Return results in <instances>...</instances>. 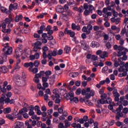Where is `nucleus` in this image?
Returning a JSON list of instances; mask_svg holds the SVG:
<instances>
[{"mask_svg": "<svg viewBox=\"0 0 128 128\" xmlns=\"http://www.w3.org/2000/svg\"><path fill=\"white\" fill-rule=\"evenodd\" d=\"M128 52V48H125L124 51H118V52L117 56L118 58L122 56H124V54H126V52Z\"/></svg>", "mask_w": 128, "mask_h": 128, "instance_id": "nucleus-9", "label": "nucleus"}, {"mask_svg": "<svg viewBox=\"0 0 128 128\" xmlns=\"http://www.w3.org/2000/svg\"><path fill=\"white\" fill-rule=\"evenodd\" d=\"M56 10L58 12H64V8L62 6L58 5L56 8Z\"/></svg>", "mask_w": 128, "mask_h": 128, "instance_id": "nucleus-11", "label": "nucleus"}, {"mask_svg": "<svg viewBox=\"0 0 128 128\" xmlns=\"http://www.w3.org/2000/svg\"><path fill=\"white\" fill-rule=\"evenodd\" d=\"M58 128H66L64 125V123H60L58 126Z\"/></svg>", "mask_w": 128, "mask_h": 128, "instance_id": "nucleus-62", "label": "nucleus"}, {"mask_svg": "<svg viewBox=\"0 0 128 128\" xmlns=\"http://www.w3.org/2000/svg\"><path fill=\"white\" fill-rule=\"evenodd\" d=\"M122 108H124V106L122 104H120L118 108L116 109V111L117 112H122Z\"/></svg>", "mask_w": 128, "mask_h": 128, "instance_id": "nucleus-32", "label": "nucleus"}, {"mask_svg": "<svg viewBox=\"0 0 128 128\" xmlns=\"http://www.w3.org/2000/svg\"><path fill=\"white\" fill-rule=\"evenodd\" d=\"M42 50H43V52H48V47L46 46H44L42 48Z\"/></svg>", "mask_w": 128, "mask_h": 128, "instance_id": "nucleus-44", "label": "nucleus"}, {"mask_svg": "<svg viewBox=\"0 0 128 128\" xmlns=\"http://www.w3.org/2000/svg\"><path fill=\"white\" fill-rule=\"evenodd\" d=\"M58 56H62V54H64V50L62 49H60L58 52H57Z\"/></svg>", "mask_w": 128, "mask_h": 128, "instance_id": "nucleus-53", "label": "nucleus"}, {"mask_svg": "<svg viewBox=\"0 0 128 128\" xmlns=\"http://www.w3.org/2000/svg\"><path fill=\"white\" fill-rule=\"evenodd\" d=\"M74 120L76 124V122H80L81 124L84 123V119L82 118H80L79 119L78 118H74Z\"/></svg>", "mask_w": 128, "mask_h": 128, "instance_id": "nucleus-16", "label": "nucleus"}, {"mask_svg": "<svg viewBox=\"0 0 128 128\" xmlns=\"http://www.w3.org/2000/svg\"><path fill=\"white\" fill-rule=\"evenodd\" d=\"M72 48L70 46H66L64 48V50L66 52V54H70V50Z\"/></svg>", "mask_w": 128, "mask_h": 128, "instance_id": "nucleus-21", "label": "nucleus"}, {"mask_svg": "<svg viewBox=\"0 0 128 128\" xmlns=\"http://www.w3.org/2000/svg\"><path fill=\"white\" fill-rule=\"evenodd\" d=\"M6 118L8 120H14V116H12L10 114H8L6 116Z\"/></svg>", "mask_w": 128, "mask_h": 128, "instance_id": "nucleus-31", "label": "nucleus"}, {"mask_svg": "<svg viewBox=\"0 0 128 128\" xmlns=\"http://www.w3.org/2000/svg\"><path fill=\"white\" fill-rule=\"evenodd\" d=\"M92 60H98V57L96 56V55H92L91 58Z\"/></svg>", "mask_w": 128, "mask_h": 128, "instance_id": "nucleus-55", "label": "nucleus"}, {"mask_svg": "<svg viewBox=\"0 0 128 128\" xmlns=\"http://www.w3.org/2000/svg\"><path fill=\"white\" fill-rule=\"evenodd\" d=\"M90 46L92 48H99L100 46V43H98V42H96V41H92L91 44H90Z\"/></svg>", "mask_w": 128, "mask_h": 128, "instance_id": "nucleus-10", "label": "nucleus"}, {"mask_svg": "<svg viewBox=\"0 0 128 128\" xmlns=\"http://www.w3.org/2000/svg\"><path fill=\"white\" fill-rule=\"evenodd\" d=\"M52 112H54V110L52 109H50L47 111V114H48V116H52L51 114Z\"/></svg>", "mask_w": 128, "mask_h": 128, "instance_id": "nucleus-45", "label": "nucleus"}, {"mask_svg": "<svg viewBox=\"0 0 128 128\" xmlns=\"http://www.w3.org/2000/svg\"><path fill=\"white\" fill-rule=\"evenodd\" d=\"M123 124H124V122H120V121H118L116 122V126H122Z\"/></svg>", "mask_w": 128, "mask_h": 128, "instance_id": "nucleus-41", "label": "nucleus"}, {"mask_svg": "<svg viewBox=\"0 0 128 128\" xmlns=\"http://www.w3.org/2000/svg\"><path fill=\"white\" fill-rule=\"evenodd\" d=\"M0 9L1 12H6V10H8V9L2 6V5L0 6Z\"/></svg>", "mask_w": 128, "mask_h": 128, "instance_id": "nucleus-38", "label": "nucleus"}, {"mask_svg": "<svg viewBox=\"0 0 128 128\" xmlns=\"http://www.w3.org/2000/svg\"><path fill=\"white\" fill-rule=\"evenodd\" d=\"M74 101L75 104H78V98L76 97V98H71L70 101V103H72V102Z\"/></svg>", "mask_w": 128, "mask_h": 128, "instance_id": "nucleus-29", "label": "nucleus"}, {"mask_svg": "<svg viewBox=\"0 0 128 128\" xmlns=\"http://www.w3.org/2000/svg\"><path fill=\"white\" fill-rule=\"evenodd\" d=\"M82 96H86L84 98H80V102H84L86 104V100H90V98H91V96H94V90H90V88H87L86 90L82 89Z\"/></svg>", "mask_w": 128, "mask_h": 128, "instance_id": "nucleus-1", "label": "nucleus"}, {"mask_svg": "<svg viewBox=\"0 0 128 128\" xmlns=\"http://www.w3.org/2000/svg\"><path fill=\"white\" fill-rule=\"evenodd\" d=\"M64 34H65L70 36V38H74L76 36V32L72 30H68V28H64Z\"/></svg>", "mask_w": 128, "mask_h": 128, "instance_id": "nucleus-4", "label": "nucleus"}, {"mask_svg": "<svg viewBox=\"0 0 128 128\" xmlns=\"http://www.w3.org/2000/svg\"><path fill=\"white\" fill-rule=\"evenodd\" d=\"M24 66L26 68L30 66L31 68H34V63L32 62H26L24 64Z\"/></svg>", "mask_w": 128, "mask_h": 128, "instance_id": "nucleus-12", "label": "nucleus"}, {"mask_svg": "<svg viewBox=\"0 0 128 128\" xmlns=\"http://www.w3.org/2000/svg\"><path fill=\"white\" fill-rule=\"evenodd\" d=\"M82 94V88H78L76 90V94L78 96H80Z\"/></svg>", "mask_w": 128, "mask_h": 128, "instance_id": "nucleus-43", "label": "nucleus"}, {"mask_svg": "<svg viewBox=\"0 0 128 128\" xmlns=\"http://www.w3.org/2000/svg\"><path fill=\"white\" fill-rule=\"evenodd\" d=\"M28 108L30 112H34V107L33 106V105H30Z\"/></svg>", "mask_w": 128, "mask_h": 128, "instance_id": "nucleus-54", "label": "nucleus"}, {"mask_svg": "<svg viewBox=\"0 0 128 128\" xmlns=\"http://www.w3.org/2000/svg\"><path fill=\"white\" fill-rule=\"evenodd\" d=\"M115 118L117 122L120 121V114H118V112H117Z\"/></svg>", "mask_w": 128, "mask_h": 128, "instance_id": "nucleus-40", "label": "nucleus"}, {"mask_svg": "<svg viewBox=\"0 0 128 128\" xmlns=\"http://www.w3.org/2000/svg\"><path fill=\"white\" fill-rule=\"evenodd\" d=\"M25 124H26V126H27V128H28L30 126H32V124H30V121H28V120H27Z\"/></svg>", "mask_w": 128, "mask_h": 128, "instance_id": "nucleus-56", "label": "nucleus"}, {"mask_svg": "<svg viewBox=\"0 0 128 128\" xmlns=\"http://www.w3.org/2000/svg\"><path fill=\"white\" fill-rule=\"evenodd\" d=\"M5 98L6 96H2L0 98V103L4 104V102Z\"/></svg>", "mask_w": 128, "mask_h": 128, "instance_id": "nucleus-42", "label": "nucleus"}, {"mask_svg": "<svg viewBox=\"0 0 128 128\" xmlns=\"http://www.w3.org/2000/svg\"><path fill=\"white\" fill-rule=\"evenodd\" d=\"M34 46H42V42L40 41H37L35 44Z\"/></svg>", "mask_w": 128, "mask_h": 128, "instance_id": "nucleus-58", "label": "nucleus"}, {"mask_svg": "<svg viewBox=\"0 0 128 128\" xmlns=\"http://www.w3.org/2000/svg\"><path fill=\"white\" fill-rule=\"evenodd\" d=\"M18 3H14V4H10L9 6V10H16L18 9Z\"/></svg>", "mask_w": 128, "mask_h": 128, "instance_id": "nucleus-7", "label": "nucleus"}, {"mask_svg": "<svg viewBox=\"0 0 128 128\" xmlns=\"http://www.w3.org/2000/svg\"><path fill=\"white\" fill-rule=\"evenodd\" d=\"M112 100L110 98H106V100H100L98 101L97 106L100 108V104H112Z\"/></svg>", "mask_w": 128, "mask_h": 128, "instance_id": "nucleus-3", "label": "nucleus"}, {"mask_svg": "<svg viewBox=\"0 0 128 128\" xmlns=\"http://www.w3.org/2000/svg\"><path fill=\"white\" fill-rule=\"evenodd\" d=\"M106 98H108V95L106 93H103V94L100 96V98H102L101 100H104Z\"/></svg>", "mask_w": 128, "mask_h": 128, "instance_id": "nucleus-28", "label": "nucleus"}, {"mask_svg": "<svg viewBox=\"0 0 128 128\" xmlns=\"http://www.w3.org/2000/svg\"><path fill=\"white\" fill-rule=\"evenodd\" d=\"M46 30V26L44 25H42L40 26V30L38 31V32L39 34H42L44 32V30Z\"/></svg>", "mask_w": 128, "mask_h": 128, "instance_id": "nucleus-15", "label": "nucleus"}, {"mask_svg": "<svg viewBox=\"0 0 128 128\" xmlns=\"http://www.w3.org/2000/svg\"><path fill=\"white\" fill-rule=\"evenodd\" d=\"M0 72L2 73H6L8 72V68L4 66L0 67Z\"/></svg>", "mask_w": 128, "mask_h": 128, "instance_id": "nucleus-19", "label": "nucleus"}, {"mask_svg": "<svg viewBox=\"0 0 128 128\" xmlns=\"http://www.w3.org/2000/svg\"><path fill=\"white\" fill-rule=\"evenodd\" d=\"M84 14L86 16H90V12L88 10H86L84 11Z\"/></svg>", "mask_w": 128, "mask_h": 128, "instance_id": "nucleus-34", "label": "nucleus"}, {"mask_svg": "<svg viewBox=\"0 0 128 128\" xmlns=\"http://www.w3.org/2000/svg\"><path fill=\"white\" fill-rule=\"evenodd\" d=\"M6 124V121L4 120L2 118H0V126H2V124Z\"/></svg>", "mask_w": 128, "mask_h": 128, "instance_id": "nucleus-52", "label": "nucleus"}, {"mask_svg": "<svg viewBox=\"0 0 128 128\" xmlns=\"http://www.w3.org/2000/svg\"><path fill=\"white\" fill-rule=\"evenodd\" d=\"M88 10L90 12V14H92V11L94 10V7L92 4L89 5Z\"/></svg>", "mask_w": 128, "mask_h": 128, "instance_id": "nucleus-30", "label": "nucleus"}, {"mask_svg": "<svg viewBox=\"0 0 128 128\" xmlns=\"http://www.w3.org/2000/svg\"><path fill=\"white\" fill-rule=\"evenodd\" d=\"M70 76H71V78H76L78 76V72H71L69 74Z\"/></svg>", "mask_w": 128, "mask_h": 128, "instance_id": "nucleus-22", "label": "nucleus"}, {"mask_svg": "<svg viewBox=\"0 0 128 128\" xmlns=\"http://www.w3.org/2000/svg\"><path fill=\"white\" fill-rule=\"evenodd\" d=\"M49 53L51 54L52 56H56V55L58 54V52L56 50H49Z\"/></svg>", "mask_w": 128, "mask_h": 128, "instance_id": "nucleus-25", "label": "nucleus"}, {"mask_svg": "<svg viewBox=\"0 0 128 128\" xmlns=\"http://www.w3.org/2000/svg\"><path fill=\"white\" fill-rule=\"evenodd\" d=\"M6 92H3V94H2V96H7V98H12V92H7V94H5Z\"/></svg>", "mask_w": 128, "mask_h": 128, "instance_id": "nucleus-23", "label": "nucleus"}, {"mask_svg": "<svg viewBox=\"0 0 128 128\" xmlns=\"http://www.w3.org/2000/svg\"><path fill=\"white\" fill-rule=\"evenodd\" d=\"M17 84L18 86H24L26 84V82L24 80H20Z\"/></svg>", "mask_w": 128, "mask_h": 128, "instance_id": "nucleus-27", "label": "nucleus"}, {"mask_svg": "<svg viewBox=\"0 0 128 128\" xmlns=\"http://www.w3.org/2000/svg\"><path fill=\"white\" fill-rule=\"evenodd\" d=\"M47 39L48 40H54V36L52 35H48L47 36Z\"/></svg>", "mask_w": 128, "mask_h": 128, "instance_id": "nucleus-49", "label": "nucleus"}, {"mask_svg": "<svg viewBox=\"0 0 128 128\" xmlns=\"http://www.w3.org/2000/svg\"><path fill=\"white\" fill-rule=\"evenodd\" d=\"M80 84H82V82L80 80H77L75 82L76 86H80Z\"/></svg>", "mask_w": 128, "mask_h": 128, "instance_id": "nucleus-59", "label": "nucleus"}, {"mask_svg": "<svg viewBox=\"0 0 128 128\" xmlns=\"http://www.w3.org/2000/svg\"><path fill=\"white\" fill-rule=\"evenodd\" d=\"M46 74V76H52V71L50 70H48L46 71L44 73Z\"/></svg>", "mask_w": 128, "mask_h": 128, "instance_id": "nucleus-57", "label": "nucleus"}, {"mask_svg": "<svg viewBox=\"0 0 128 128\" xmlns=\"http://www.w3.org/2000/svg\"><path fill=\"white\" fill-rule=\"evenodd\" d=\"M4 22L6 24H10V18H6L4 20Z\"/></svg>", "mask_w": 128, "mask_h": 128, "instance_id": "nucleus-60", "label": "nucleus"}, {"mask_svg": "<svg viewBox=\"0 0 128 128\" xmlns=\"http://www.w3.org/2000/svg\"><path fill=\"white\" fill-rule=\"evenodd\" d=\"M34 56L35 57V58L36 60H38V58H40V54L38 53H36L34 54Z\"/></svg>", "mask_w": 128, "mask_h": 128, "instance_id": "nucleus-61", "label": "nucleus"}, {"mask_svg": "<svg viewBox=\"0 0 128 128\" xmlns=\"http://www.w3.org/2000/svg\"><path fill=\"white\" fill-rule=\"evenodd\" d=\"M128 105V101L126 100H124L123 102V106H126Z\"/></svg>", "mask_w": 128, "mask_h": 128, "instance_id": "nucleus-64", "label": "nucleus"}, {"mask_svg": "<svg viewBox=\"0 0 128 128\" xmlns=\"http://www.w3.org/2000/svg\"><path fill=\"white\" fill-rule=\"evenodd\" d=\"M12 112V108L8 107L4 109L3 112L4 114H10Z\"/></svg>", "mask_w": 128, "mask_h": 128, "instance_id": "nucleus-13", "label": "nucleus"}, {"mask_svg": "<svg viewBox=\"0 0 128 128\" xmlns=\"http://www.w3.org/2000/svg\"><path fill=\"white\" fill-rule=\"evenodd\" d=\"M120 93H117V94L114 96L115 102H120Z\"/></svg>", "mask_w": 128, "mask_h": 128, "instance_id": "nucleus-24", "label": "nucleus"}, {"mask_svg": "<svg viewBox=\"0 0 128 128\" xmlns=\"http://www.w3.org/2000/svg\"><path fill=\"white\" fill-rule=\"evenodd\" d=\"M124 46H118V50H119V52H122V50H124Z\"/></svg>", "mask_w": 128, "mask_h": 128, "instance_id": "nucleus-51", "label": "nucleus"}, {"mask_svg": "<svg viewBox=\"0 0 128 128\" xmlns=\"http://www.w3.org/2000/svg\"><path fill=\"white\" fill-rule=\"evenodd\" d=\"M100 57L101 58H108V52H104L100 55Z\"/></svg>", "mask_w": 128, "mask_h": 128, "instance_id": "nucleus-20", "label": "nucleus"}, {"mask_svg": "<svg viewBox=\"0 0 128 128\" xmlns=\"http://www.w3.org/2000/svg\"><path fill=\"white\" fill-rule=\"evenodd\" d=\"M56 82V74H53L50 76V79L49 80V84L50 86H54V82Z\"/></svg>", "mask_w": 128, "mask_h": 128, "instance_id": "nucleus-5", "label": "nucleus"}, {"mask_svg": "<svg viewBox=\"0 0 128 128\" xmlns=\"http://www.w3.org/2000/svg\"><path fill=\"white\" fill-rule=\"evenodd\" d=\"M32 72H33V74H36V72H38V68H34L32 70Z\"/></svg>", "mask_w": 128, "mask_h": 128, "instance_id": "nucleus-46", "label": "nucleus"}, {"mask_svg": "<svg viewBox=\"0 0 128 128\" xmlns=\"http://www.w3.org/2000/svg\"><path fill=\"white\" fill-rule=\"evenodd\" d=\"M122 112L124 114H128V108H124V109L122 110Z\"/></svg>", "mask_w": 128, "mask_h": 128, "instance_id": "nucleus-63", "label": "nucleus"}, {"mask_svg": "<svg viewBox=\"0 0 128 128\" xmlns=\"http://www.w3.org/2000/svg\"><path fill=\"white\" fill-rule=\"evenodd\" d=\"M34 66H35L36 68H38V66H40V62L38 60H36L34 61Z\"/></svg>", "mask_w": 128, "mask_h": 128, "instance_id": "nucleus-36", "label": "nucleus"}, {"mask_svg": "<svg viewBox=\"0 0 128 128\" xmlns=\"http://www.w3.org/2000/svg\"><path fill=\"white\" fill-rule=\"evenodd\" d=\"M24 112H28V108H24L19 110V114H24Z\"/></svg>", "mask_w": 128, "mask_h": 128, "instance_id": "nucleus-26", "label": "nucleus"}, {"mask_svg": "<svg viewBox=\"0 0 128 128\" xmlns=\"http://www.w3.org/2000/svg\"><path fill=\"white\" fill-rule=\"evenodd\" d=\"M24 18V16H22V15H19V16H16V20H15V22H20V20H22V18Z\"/></svg>", "mask_w": 128, "mask_h": 128, "instance_id": "nucleus-18", "label": "nucleus"}, {"mask_svg": "<svg viewBox=\"0 0 128 128\" xmlns=\"http://www.w3.org/2000/svg\"><path fill=\"white\" fill-rule=\"evenodd\" d=\"M80 44H81L82 47V48L83 50H88V46L86 43V42L84 40H81Z\"/></svg>", "mask_w": 128, "mask_h": 128, "instance_id": "nucleus-6", "label": "nucleus"}, {"mask_svg": "<svg viewBox=\"0 0 128 128\" xmlns=\"http://www.w3.org/2000/svg\"><path fill=\"white\" fill-rule=\"evenodd\" d=\"M122 108H124V106L122 104H120L118 108L116 109V111L117 112H122Z\"/></svg>", "mask_w": 128, "mask_h": 128, "instance_id": "nucleus-33", "label": "nucleus"}, {"mask_svg": "<svg viewBox=\"0 0 128 128\" xmlns=\"http://www.w3.org/2000/svg\"><path fill=\"white\" fill-rule=\"evenodd\" d=\"M114 66H116V68H118V66H120V62L116 60H114Z\"/></svg>", "mask_w": 128, "mask_h": 128, "instance_id": "nucleus-39", "label": "nucleus"}, {"mask_svg": "<svg viewBox=\"0 0 128 128\" xmlns=\"http://www.w3.org/2000/svg\"><path fill=\"white\" fill-rule=\"evenodd\" d=\"M14 124V128H22L24 126V123L18 121H16Z\"/></svg>", "mask_w": 128, "mask_h": 128, "instance_id": "nucleus-8", "label": "nucleus"}, {"mask_svg": "<svg viewBox=\"0 0 128 128\" xmlns=\"http://www.w3.org/2000/svg\"><path fill=\"white\" fill-rule=\"evenodd\" d=\"M87 34H90V30H92V25L88 24L87 26Z\"/></svg>", "mask_w": 128, "mask_h": 128, "instance_id": "nucleus-17", "label": "nucleus"}, {"mask_svg": "<svg viewBox=\"0 0 128 128\" xmlns=\"http://www.w3.org/2000/svg\"><path fill=\"white\" fill-rule=\"evenodd\" d=\"M76 26V24H74V23L72 24V30H76V26Z\"/></svg>", "mask_w": 128, "mask_h": 128, "instance_id": "nucleus-48", "label": "nucleus"}, {"mask_svg": "<svg viewBox=\"0 0 128 128\" xmlns=\"http://www.w3.org/2000/svg\"><path fill=\"white\" fill-rule=\"evenodd\" d=\"M66 16H72V12L70 11H67L66 12V14H64V16H65V18H66Z\"/></svg>", "mask_w": 128, "mask_h": 128, "instance_id": "nucleus-50", "label": "nucleus"}, {"mask_svg": "<svg viewBox=\"0 0 128 128\" xmlns=\"http://www.w3.org/2000/svg\"><path fill=\"white\" fill-rule=\"evenodd\" d=\"M8 84V82L6 81H5V82H4L3 87H2V92H4V93L6 92V87L7 86Z\"/></svg>", "mask_w": 128, "mask_h": 128, "instance_id": "nucleus-14", "label": "nucleus"}, {"mask_svg": "<svg viewBox=\"0 0 128 128\" xmlns=\"http://www.w3.org/2000/svg\"><path fill=\"white\" fill-rule=\"evenodd\" d=\"M93 30H94V32H98V30H100V26H94L93 27Z\"/></svg>", "mask_w": 128, "mask_h": 128, "instance_id": "nucleus-47", "label": "nucleus"}, {"mask_svg": "<svg viewBox=\"0 0 128 128\" xmlns=\"http://www.w3.org/2000/svg\"><path fill=\"white\" fill-rule=\"evenodd\" d=\"M3 52H4V54H2V58L0 59V64H4V62H6L8 60H6V58H8L7 56L12 54V48L8 46H4L3 48Z\"/></svg>", "mask_w": 128, "mask_h": 128, "instance_id": "nucleus-2", "label": "nucleus"}, {"mask_svg": "<svg viewBox=\"0 0 128 128\" xmlns=\"http://www.w3.org/2000/svg\"><path fill=\"white\" fill-rule=\"evenodd\" d=\"M65 126L66 128H69V126H70V122H68V120H65Z\"/></svg>", "mask_w": 128, "mask_h": 128, "instance_id": "nucleus-37", "label": "nucleus"}, {"mask_svg": "<svg viewBox=\"0 0 128 128\" xmlns=\"http://www.w3.org/2000/svg\"><path fill=\"white\" fill-rule=\"evenodd\" d=\"M58 2H56V0H50L49 2V4L50 6H52V4H56Z\"/></svg>", "mask_w": 128, "mask_h": 128, "instance_id": "nucleus-35", "label": "nucleus"}]
</instances>
